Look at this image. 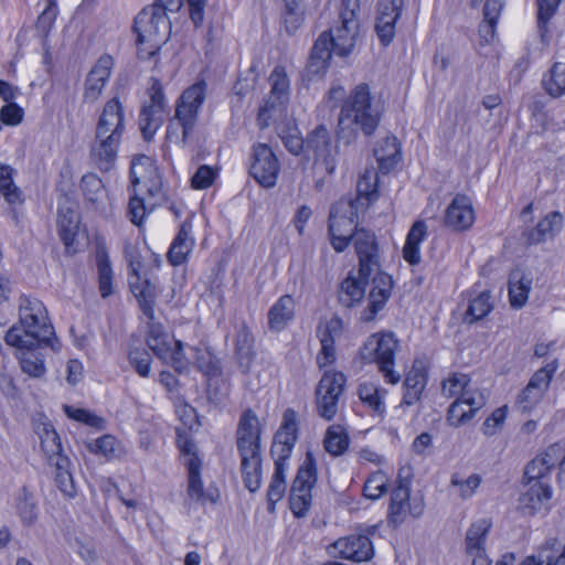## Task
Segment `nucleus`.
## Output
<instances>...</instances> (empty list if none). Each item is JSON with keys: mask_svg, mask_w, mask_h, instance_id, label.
I'll return each mask as SVG.
<instances>
[{"mask_svg": "<svg viewBox=\"0 0 565 565\" xmlns=\"http://www.w3.org/2000/svg\"><path fill=\"white\" fill-rule=\"evenodd\" d=\"M382 109L373 103L370 86L356 85L341 107L338 118V136L347 143L353 141L359 131L371 136L381 120Z\"/></svg>", "mask_w": 565, "mask_h": 565, "instance_id": "obj_1", "label": "nucleus"}, {"mask_svg": "<svg viewBox=\"0 0 565 565\" xmlns=\"http://www.w3.org/2000/svg\"><path fill=\"white\" fill-rule=\"evenodd\" d=\"M359 256V268L361 275L364 273H375L373 277V287L369 290V305L361 316L363 321H373L379 311H381L388 298L393 287L392 278L380 270L377 245L374 235L364 228L356 230L352 239Z\"/></svg>", "mask_w": 565, "mask_h": 565, "instance_id": "obj_2", "label": "nucleus"}, {"mask_svg": "<svg viewBox=\"0 0 565 565\" xmlns=\"http://www.w3.org/2000/svg\"><path fill=\"white\" fill-rule=\"evenodd\" d=\"M134 30L138 36L139 56L152 58L170 34V22L162 8H143L135 19Z\"/></svg>", "mask_w": 565, "mask_h": 565, "instance_id": "obj_3", "label": "nucleus"}, {"mask_svg": "<svg viewBox=\"0 0 565 565\" xmlns=\"http://www.w3.org/2000/svg\"><path fill=\"white\" fill-rule=\"evenodd\" d=\"M7 345L14 348V356L19 361L22 373L32 379H42L46 373L43 350L49 342H34L24 339L21 329L13 324L4 334Z\"/></svg>", "mask_w": 565, "mask_h": 565, "instance_id": "obj_4", "label": "nucleus"}, {"mask_svg": "<svg viewBox=\"0 0 565 565\" xmlns=\"http://www.w3.org/2000/svg\"><path fill=\"white\" fill-rule=\"evenodd\" d=\"M359 12V0H342L338 21L329 31H326L334 53L339 56L349 55L355 45L360 28Z\"/></svg>", "mask_w": 565, "mask_h": 565, "instance_id": "obj_5", "label": "nucleus"}, {"mask_svg": "<svg viewBox=\"0 0 565 565\" xmlns=\"http://www.w3.org/2000/svg\"><path fill=\"white\" fill-rule=\"evenodd\" d=\"M398 341L392 332L371 335L361 349V358L365 362H376L380 372L390 384H396L401 374L393 370Z\"/></svg>", "mask_w": 565, "mask_h": 565, "instance_id": "obj_6", "label": "nucleus"}, {"mask_svg": "<svg viewBox=\"0 0 565 565\" xmlns=\"http://www.w3.org/2000/svg\"><path fill=\"white\" fill-rule=\"evenodd\" d=\"M26 340L49 342L54 334L44 305L36 298L22 297L19 303V324Z\"/></svg>", "mask_w": 565, "mask_h": 565, "instance_id": "obj_7", "label": "nucleus"}, {"mask_svg": "<svg viewBox=\"0 0 565 565\" xmlns=\"http://www.w3.org/2000/svg\"><path fill=\"white\" fill-rule=\"evenodd\" d=\"M362 210L352 199L339 200L330 211L329 232L331 244L337 252L347 248L356 231V220Z\"/></svg>", "mask_w": 565, "mask_h": 565, "instance_id": "obj_8", "label": "nucleus"}, {"mask_svg": "<svg viewBox=\"0 0 565 565\" xmlns=\"http://www.w3.org/2000/svg\"><path fill=\"white\" fill-rule=\"evenodd\" d=\"M207 84L205 81H198L188 87L180 96L177 108L175 119L182 127V141L189 140L198 121L199 111L206 98Z\"/></svg>", "mask_w": 565, "mask_h": 565, "instance_id": "obj_9", "label": "nucleus"}, {"mask_svg": "<svg viewBox=\"0 0 565 565\" xmlns=\"http://www.w3.org/2000/svg\"><path fill=\"white\" fill-rule=\"evenodd\" d=\"M317 481V463L311 452H307L290 490V509L296 516H305L312 501L311 490Z\"/></svg>", "mask_w": 565, "mask_h": 565, "instance_id": "obj_10", "label": "nucleus"}, {"mask_svg": "<svg viewBox=\"0 0 565 565\" xmlns=\"http://www.w3.org/2000/svg\"><path fill=\"white\" fill-rule=\"evenodd\" d=\"M345 382L347 377L341 372H324L316 388V409L321 418L326 420L334 418Z\"/></svg>", "mask_w": 565, "mask_h": 565, "instance_id": "obj_11", "label": "nucleus"}, {"mask_svg": "<svg viewBox=\"0 0 565 565\" xmlns=\"http://www.w3.org/2000/svg\"><path fill=\"white\" fill-rule=\"evenodd\" d=\"M558 366V360L554 359L533 373L527 385L518 396L516 407L519 411L527 413L542 401Z\"/></svg>", "mask_w": 565, "mask_h": 565, "instance_id": "obj_12", "label": "nucleus"}, {"mask_svg": "<svg viewBox=\"0 0 565 565\" xmlns=\"http://www.w3.org/2000/svg\"><path fill=\"white\" fill-rule=\"evenodd\" d=\"M306 147L313 152L315 163L332 174L337 167L338 147L324 125L316 127L306 139Z\"/></svg>", "mask_w": 565, "mask_h": 565, "instance_id": "obj_13", "label": "nucleus"}, {"mask_svg": "<svg viewBox=\"0 0 565 565\" xmlns=\"http://www.w3.org/2000/svg\"><path fill=\"white\" fill-rule=\"evenodd\" d=\"M250 160V175L264 188L275 186L280 172V163L271 148L266 143L255 145Z\"/></svg>", "mask_w": 565, "mask_h": 565, "instance_id": "obj_14", "label": "nucleus"}, {"mask_svg": "<svg viewBox=\"0 0 565 565\" xmlns=\"http://www.w3.org/2000/svg\"><path fill=\"white\" fill-rule=\"evenodd\" d=\"M150 103H146L139 116V127L145 140L150 141L163 124L164 96L158 79H152L149 87Z\"/></svg>", "mask_w": 565, "mask_h": 565, "instance_id": "obj_15", "label": "nucleus"}, {"mask_svg": "<svg viewBox=\"0 0 565 565\" xmlns=\"http://www.w3.org/2000/svg\"><path fill=\"white\" fill-rule=\"evenodd\" d=\"M328 553L334 558L361 563L371 559L374 548L369 536L351 534L340 537L329 545Z\"/></svg>", "mask_w": 565, "mask_h": 565, "instance_id": "obj_16", "label": "nucleus"}, {"mask_svg": "<svg viewBox=\"0 0 565 565\" xmlns=\"http://www.w3.org/2000/svg\"><path fill=\"white\" fill-rule=\"evenodd\" d=\"M122 136L95 131L90 145V160L100 171H109L117 159Z\"/></svg>", "mask_w": 565, "mask_h": 565, "instance_id": "obj_17", "label": "nucleus"}, {"mask_svg": "<svg viewBox=\"0 0 565 565\" xmlns=\"http://www.w3.org/2000/svg\"><path fill=\"white\" fill-rule=\"evenodd\" d=\"M297 433V414L294 409L287 408L271 445L270 451L274 458L289 459L298 439Z\"/></svg>", "mask_w": 565, "mask_h": 565, "instance_id": "obj_18", "label": "nucleus"}, {"mask_svg": "<svg viewBox=\"0 0 565 565\" xmlns=\"http://www.w3.org/2000/svg\"><path fill=\"white\" fill-rule=\"evenodd\" d=\"M409 482L399 481L393 489L391 494L390 516L395 524L404 521L407 514L417 518L424 512V503L422 499L409 501Z\"/></svg>", "mask_w": 565, "mask_h": 565, "instance_id": "obj_19", "label": "nucleus"}, {"mask_svg": "<svg viewBox=\"0 0 565 565\" xmlns=\"http://www.w3.org/2000/svg\"><path fill=\"white\" fill-rule=\"evenodd\" d=\"M130 177L134 186H142L151 196L160 194L162 181L151 158L143 154L136 157L131 162Z\"/></svg>", "mask_w": 565, "mask_h": 565, "instance_id": "obj_20", "label": "nucleus"}, {"mask_svg": "<svg viewBox=\"0 0 565 565\" xmlns=\"http://www.w3.org/2000/svg\"><path fill=\"white\" fill-rule=\"evenodd\" d=\"M113 66L114 60L110 55H102L96 61L85 78L83 103L93 104L100 97Z\"/></svg>", "mask_w": 565, "mask_h": 565, "instance_id": "obj_21", "label": "nucleus"}, {"mask_svg": "<svg viewBox=\"0 0 565 565\" xmlns=\"http://www.w3.org/2000/svg\"><path fill=\"white\" fill-rule=\"evenodd\" d=\"M404 0H379L375 30L383 45H388L395 36V24L398 20Z\"/></svg>", "mask_w": 565, "mask_h": 565, "instance_id": "obj_22", "label": "nucleus"}, {"mask_svg": "<svg viewBox=\"0 0 565 565\" xmlns=\"http://www.w3.org/2000/svg\"><path fill=\"white\" fill-rule=\"evenodd\" d=\"M486 405L483 392L475 393L463 398L455 399L448 407L446 420L454 428L471 422L478 411Z\"/></svg>", "mask_w": 565, "mask_h": 565, "instance_id": "obj_23", "label": "nucleus"}, {"mask_svg": "<svg viewBox=\"0 0 565 565\" xmlns=\"http://www.w3.org/2000/svg\"><path fill=\"white\" fill-rule=\"evenodd\" d=\"M475 223V211L471 200L463 194H457L447 206L444 225L451 231L462 232Z\"/></svg>", "mask_w": 565, "mask_h": 565, "instance_id": "obj_24", "label": "nucleus"}, {"mask_svg": "<svg viewBox=\"0 0 565 565\" xmlns=\"http://www.w3.org/2000/svg\"><path fill=\"white\" fill-rule=\"evenodd\" d=\"M270 95L266 105L259 109L258 121L260 127L268 126L267 115L271 109L285 104L289 97V79L281 66H276L269 76Z\"/></svg>", "mask_w": 565, "mask_h": 565, "instance_id": "obj_25", "label": "nucleus"}, {"mask_svg": "<svg viewBox=\"0 0 565 565\" xmlns=\"http://www.w3.org/2000/svg\"><path fill=\"white\" fill-rule=\"evenodd\" d=\"M236 446L238 452L260 450V423L252 409H246L239 418Z\"/></svg>", "mask_w": 565, "mask_h": 565, "instance_id": "obj_26", "label": "nucleus"}, {"mask_svg": "<svg viewBox=\"0 0 565 565\" xmlns=\"http://www.w3.org/2000/svg\"><path fill=\"white\" fill-rule=\"evenodd\" d=\"M562 456V445L553 444L548 446L543 452L537 455L526 465L524 470V480L529 481V483L542 481V479L545 478L556 465H558Z\"/></svg>", "mask_w": 565, "mask_h": 565, "instance_id": "obj_27", "label": "nucleus"}, {"mask_svg": "<svg viewBox=\"0 0 565 565\" xmlns=\"http://www.w3.org/2000/svg\"><path fill=\"white\" fill-rule=\"evenodd\" d=\"M129 267L130 270L136 278V281L132 280V277L130 276V286L135 294V296L138 298V302L141 307L142 312L148 317L150 321L154 320V303L157 298V286L154 282L150 281L149 279H145L143 281L139 282L140 276H139V269L141 267V264L139 262H135L134 258L129 260Z\"/></svg>", "mask_w": 565, "mask_h": 565, "instance_id": "obj_28", "label": "nucleus"}, {"mask_svg": "<svg viewBox=\"0 0 565 565\" xmlns=\"http://www.w3.org/2000/svg\"><path fill=\"white\" fill-rule=\"evenodd\" d=\"M374 276L375 273L361 275V268L356 274H350L341 284L339 301L348 308L360 303L365 295L366 287H370V290L372 289Z\"/></svg>", "mask_w": 565, "mask_h": 565, "instance_id": "obj_29", "label": "nucleus"}, {"mask_svg": "<svg viewBox=\"0 0 565 565\" xmlns=\"http://www.w3.org/2000/svg\"><path fill=\"white\" fill-rule=\"evenodd\" d=\"M525 491L519 498V509L526 515H534L535 513L546 509L548 501L552 498V488L543 481H535L534 483L525 481Z\"/></svg>", "mask_w": 565, "mask_h": 565, "instance_id": "obj_30", "label": "nucleus"}, {"mask_svg": "<svg viewBox=\"0 0 565 565\" xmlns=\"http://www.w3.org/2000/svg\"><path fill=\"white\" fill-rule=\"evenodd\" d=\"M564 224V215L558 211L546 214L535 227L525 233V239L529 245H537L556 237Z\"/></svg>", "mask_w": 565, "mask_h": 565, "instance_id": "obj_31", "label": "nucleus"}, {"mask_svg": "<svg viewBox=\"0 0 565 565\" xmlns=\"http://www.w3.org/2000/svg\"><path fill=\"white\" fill-rule=\"evenodd\" d=\"M125 128V114L121 103L117 97H114L105 104L95 131L122 136Z\"/></svg>", "mask_w": 565, "mask_h": 565, "instance_id": "obj_32", "label": "nucleus"}, {"mask_svg": "<svg viewBox=\"0 0 565 565\" xmlns=\"http://www.w3.org/2000/svg\"><path fill=\"white\" fill-rule=\"evenodd\" d=\"M184 463L188 468L186 492L189 499L201 504H205L206 502L215 503L220 498V493L217 489L204 490L200 472L201 462H196L192 459V461H186Z\"/></svg>", "mask_w": 565, "mask_h": 565, "instance_id": "obj_33", "label": "nucleus"}, {"mask_svg": "<svg viewBox=\"0 0 565 565\" xmlns=\"http://www.w3.org/2000/svg\"><path fill=\"white\" fill-rule=\"evenodd\" d=\"M519 565H565V545L559 552L556 537L546 539L536 547V553L526 556Z\"/></svg>", "mask_w": 565, "mask_h": 565, "instance_id": "obj_34", "label": "nucleus"}, {"mask_svg": "<svg viewBox=\"0 0 565 565\" xmlns=\"http://www.w3.org/2000/svg\"><path fill=\"white\" fill-rule=\"evenodd\" d=\"M440 392L445 398L459 399L479 393L481 390L471 384L469 375L455 372L441 381Z\"/></svg>", "mask_w": 565, "mask_h": 565, "instance_id": "obj_35", "label": "nucleus"}, {"mask_svg": "<svg viewBox=\"0 0 565 565\" xmlns=\"http://www.w3.org/2000/svg\"><path fill=\"white\" fill-rule=\"evenodd\" d=\"M238 454L244 484L250 492H255L262 483L260 450Z\"/></svg>", "mask_w": 565, "mask_h": 565, "instance_id": "obj_36", "label": "nucleus"}, {"mask_svg": "<svg viewBox=\"0 0 565 565\" xmlns=\"http://www.w3.org/2000/svg\"><path fill=\"white\" fill-rule=\"evenodd\" d=\"M295 300L290 295L281 296L268 311V327L274 332L282 331L295 317Z\"/></svg>", "mask_w": 565, "mask_h": 565, "instance_id": "obj_37", "label": "nucleus"}, {"mask_svg": "<svg viewBox=\"0 0 565 565\" xmlns=\"http://www.w3.org/2000/svg\"><path fill=\"white\" fill-rule=\"evenodd\" d=\"M377 172L373 167L365 168L356 183V196L352 199L361 210L369 207L377 198Z\"/></svg>", "mask_w": 565, "mask_h": 565, "instance_id": "obj_38", "label": "nucleus"}, {"mask_svg": "<svg viewBox=\"0 0 565 565\" xmlns=\"http://www.w3.org/2000/svg\"><path fill=\"white\" fill-rule=\"evenodd\" d=\"M79 218L70 202L61 204L57 212V227L61 239L65 245L73 244L78 230Z\"/></svg>", "mask_w": 565, "mask_h": 565, "instance_id": "obj_39", "label": "nucleus"}, {"mask_svg": "<svg viewBox=\"0 0 565 565\" xmlns=\"http://www.w3.org/2000/svg\"><path fill=\"white\" fill-rule=\"evenodd\" d=\"M35 430L40 438L41 448L50 463L56 461L57 457H65L61 438L52 424L42 423L36 426Z\"/></svg>", "mask_w": 565, "mask_h": 565, "instance_id": "obj_40", "label": "nucleus"}, {"mask_svg": "<svg viewBox=\"0 0 565 565\" xmlns=\"http://www.w3.org/2000/svg\"><path fill=\"white\" fill-rule=\"evenodd\" d=\"M379 169L383 173L391 171L399 161L401 149L397 139L393 136L383 138L374 149Z\"/></svg>", "mask_w": 565, "mask_h": 565, "instance_id": "obj_41", "label": "nucleus"}, {"mask_svg": "<svg viewBox=\"0 0 565 565\" xmlns=\"http://www.w3.org/2000/svg\"><path fill=\"white\" fill-rule=\"evenodd\" d=\"M427 235V225L424 221H416L411 227L403 248V255L407 263L417 265L420 262V243Z\"/></svg>", "mask_w": 565, "mask_h": 565, "instance_id": "obj_42", "label": "nucleus"}, {"mask_svg": "<svg viewBox=\"0 0 565 565\" xmlns=\"http://www.w3.org/2000/svg\"><path fill=\"white\" fill-rule=\"evenodd\" d=\"M531 287L532 279L530 277L520 270L512 271L509 280V297L513 308L519 309L526 303Z\"/></svg>", "mask_w": 565, "mask_h": 565, "instance_id": "obj_43", "label": "nucleus"}, {"mask_svg": "<svg viewBox=\"0 0 565 565\" xmlns=\"http://www.w3.org/2000/svg\"><path fill=\"white\" fill-rule=\"evenodd\" d=\"M193 245L194 242L190 237L189 225L184 223L170 246L168 252L169 262L173 266L183 264L191 253Z\"/></svg>", "mask_w": 565, "mask_h": 565, "instance_id": "obj_44", "label": "nucleus"}, {"mask_svg": "<svg viewBox=\"0 0 565 565\" xmlns=\"http://www.w3.org/2000/svg\"><path fill=\"white\" fill-rule=\"evenodd\" d=\"M147 345L160 360L169 354V347L173 343V339L168 332L164 331L163 327L154 322H149Z\"/></svg>", "mask_w": 565, "mask_h": 565, "instance_id": "obj_45", "label": "nucleus"}, {"mask_svg": "<svg viewBox=\"0 0 565 565\" xmlns=\"http://www.w3.org/2000/svg\"><path fill=\"white\" fill-rule=\"evenodd\" d=\"M350 438L348 431L341 425H331L328 427L323 447L331 456L338 457L343 455L349 448Z\"/></svg>", "mask_w": 565, "mask_h": 565, "instance_id": "obj_46", "label": "nucleus"}, {"mask_svg": "<svg viewBox=\"0 0 565 565\" xmlns=\"http://www.w3.org/2000/svg\"><path fill=\"white\" fill-rule=\"evenodd\" d=\"M50 465L55 467V482L58 489L66 497H74L76 494V489L74 486L73 477L70 472V459L67 457H57V460L51 462Z\"/></svg>", "mask_w": 565, "mask_h": 565, "instance_id": "obj_47", "label": "nucleus"}, {"mask_svg": "<svg viewBox=\"0 0 565 565\" xmlns=\"http://www.w3.org/2000/svg\"><path fill=\"white\" fill-rule=\"evenodd\" d=\"M99 291L103 298L113 294V270L107 252L99 248L96 254Z\"/></svg>", "mask_w": 565, "mask_h": 565, "instance_id": "obj_48", "label": "nucleus"}, {"mask_svg": "<svg viewBox=\"0 0 565 565\" xmlns=\"http://www.w3.org/2000/svg\"><path fill=\"white\" fill-rule=\"evenodd\" d=\"M490 527L491 523L486 519L472 523L466 534V552H479L484 548Z\"/></svg>", "mask_w": 565, "mask_h": 565, "instance_id": "obj_49", "label": "nucleus"}, {"mask_svg": "<svg viewBox=\"0 0 565 565\" xmlns=\"http://www.w3.org/2000/svg\"><path fill=\"white\" fill-rule=\"evenodd\" d=\"M546 93L556 98L565 95V63H555L543 78Z\"/></svg>", "mask_w": 565, "mask_h": 565, "instance_id": "obj_50", "label": "nucleus"}, {"mask_svg": "<svg viewBox=\"0 0 565 565\" xmlns=\"http://www.w3.org/2000/svg\"><path fill=\"white\" fill-rule=\"evenodd\" d=\"M480 484L481 477L478 473L463 478L459 472H455L450 478V487L455 489V493L462 500L471 498Z\"/></svg>", "mask_w": 565, "mask_h": 565, "instance_id": "obj_51", "label": "nucleus"}, {"mask_svg": "<svg viewBox=\"0 0 565 565\" xmlns=\"http://www.w3.org/2000/svg\"><path fill=\"white\" fill-rule=\"evenodd\" d=\"M13 172L12 167L0 164V193L10 204L22 202L21 191L13 183Z\"/></svg>", "mask_w": 565, "mask_h": 565, "instance_id": "obj_52", "label": "nucleus"}, {"mask_svg": "<svg viewBox=\"0 0 565 565\" xmlns=\"http://www.w3.org/2000/svg\"><path fill=\"white\" fill-rule=\"evenodd\" d=\"M492 310V303L490 302V295L488 292H481L473 298L466 311L465 321L473 323L483 317H486Z\"/></svg>", "mask_w": 565, "mask_h": 565, "instance_id": "obj_53", "label": "nucleus"}, {"mask_svg": "<svg viewBox=\"0 0 565 565\" xmlns=\"http://www.w3.org/2000/svg\"><path fill=\"white\" fill-rule=\"evenodd\" d=\"M17 511L24 525H31L38 519V509L34 498L24 488L18 498Z\"/></svg>", "mask_w": 565, "mask_h": 565, "instance_id": "obj_54", "label": "nucleus"}, {"mask_svg": "<svg viewBox=\"0 0 565 565\" xmlns=\"http://www.w3.org/2000/svg\"><path fill=\"white\" fill-rule=\"evenodd\" d=\"M343 332V322L339 317L321 322L317 328L320 343H335Z\"/></svg>", "mask_w": 565, "mask_h": 565, "instance_id": "obj_55", "label": "nucleus"}, {"mask_svg": "<svg viewBox=\"0 0 565 565\" xmlns=\"http://www.w3.org/2000/svg\"><path fill=\"white\" fill-rule=\"evenodd\" d=\"M387 483L388 478L383 471L372 473L364 484V495L372 500L379 499L387 491Z\"/></svg>", "mask_w": 565, "mask_h": 565, "instance_id": "obj_56", "label": "nucleus"}, {"mask_svg": "<svg viewBox=\"0 0 565 565\" xmlns=\"http://www.w3.org/2000/svg\"><path fill=\"white\" fill-rule=\"evenodd\" d=\"M129 363L141 377L150 375V364L152 358L150 353L142 348H131L128 354Z\"/></svg>", "mask_w": 565, "mask_h": 565, "instance_id": "obj_57", "label": "nucleus"}, {"mask_svg": "<svg viewBox=\"0 0 565 565\" xmlns=\"http://www.w3.org/2000/svg\"><path fill=\"white\" fill-rule=\"evenodd\" d=\"M81 188L85 198L92 203H96L105 194L103 181L94 173L85 174L82 178Z\"/></svg>", "mask_w": 565, "mask_h": 565, "instance_id": "obj_58", "label": "nucleus"}, {"mask_svg": "<svg viewBox=\"0 0 565 565\" xmlns=\"http://www.w3.org/2000/svg\"><path fill=\"white\" fill-rule=\"evenodd\" d=\"M358 394L360 399L375 411H381L382 398L380 388L373 382H363L359 385Z\"/></svg>", "mask_w": 565, "mask_h": 565, "instance_id": "obj_59", "label": "nucleus"}, {"mask_svg": "<svg viewBox=\"0 0 565 565\" xmlns=\"http://www.w3.org/2000/svg\"><path fill=\"white\" fill-rule=\"evenodd\" d=\"M218 174V170L207 164H202L198 168L194 175L191 178V185L195 190H204L210 188L215 178Z\"/></svg>", "mask_w": 565, "mask_h": 565, "instance_id": "obj_60", "label": "nucleus"}, {"mask_svg": "<svg viewBox=\"0 0 565 565\" xmlns=\"http://www.w3.org/2000/svg\"><path fill=\"white\" fill-rule=\"evenodd\" d=\"M162 362L170 364L175 371L182 372L188 367V360L183 352V343L179 340H173L169 347V354L161 359Z\"/></svg>", "mask_w": 565, "mask_h": 565, "instance_id": "obj_61", "label": "nucleus"}, {"mask_svg": "<svg viewBox=\"0 0 565 565\" xmlns=\"http://www.w3.org/2000/svg\"><path fill=\"white\" fill-rule=\"evenodd\" d=\"M507 418V407H499L492 412V414L483 422L482 433L488 436H494L499 430L502 429L504 420Z\"/></svg>", "mask_w": 565, "mask_h": 565, "instance_id": "obj_62", "label": "nucleus"}, {"mask_svg": "<svg viewBox=\"0 0 565 565\" xmlns=\"http://www.w3.org/2000/svg\"><path fill=\"white\" fill-rule=\"evenodd\" d=\"M253 335L245 323H242L237 330L235 339L236 353L242 358H248L253 348Z\"/></svg>", "mask_w": 565, "mask_h": 565, "instance_id": "obj_63", "label": "nucleus"}, {"mask_svg": "<svg viewBox=\"0 0 565 565\" xmlns=\"http://www.w3.org/2000/svg\"><path fill=\"white\" fill-rule=\"evenodd\" d=\"M561 0H537V22L542 32L546 31L548 20L555 14Z\"/></svg>", "mask_w": 565, "mask_h": 565, "instance_id": "obj_64", "label": "nucleus"}]
</instances>
